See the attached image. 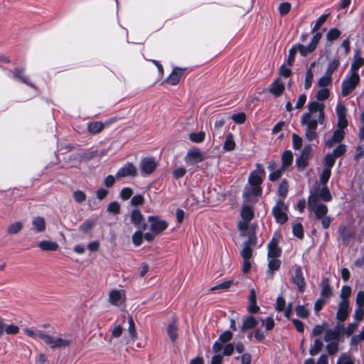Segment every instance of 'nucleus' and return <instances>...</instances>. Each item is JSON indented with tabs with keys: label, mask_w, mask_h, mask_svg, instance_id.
I'll use <instances>...</instances> for the list:
<instances>
[{
	"label": "nucleus",
	"mask_w": 364,
	"mask_h": 364,
	"mask_svg": "<svg viewBox=\"0 0 364 364\" xmlns=\"http://www.w3.org/2000/svg\"><path fill=\"white\" fill-rule=\"evenodd\" d=\"M279 12L281 16L287 14L291 9V4L288 2H283L279 6Z\"/></svg>",
	"instance_id": "bf43d9fd"
},
{
	"label": "nucleus",
	"mask_w": 364,
	"mask_h": 364,
	"mask_svg": "<svg viewBox=\"0 0 364 364\" xmlns=\"http://www.w3.org/2000/svg\"><path fill=\"white\" fill-rule=\"evenodd\" d=\"M321 38V33H316L312 37L311 42L306 46L301 44L294 45L296 52H299L302 56H306L316 48L317 44Z\"/></svg>",
	"instance_id": "39448f33"
},
{
	"label": "nucleus",
	"mask_w": 364,
	"mask_h": 364,
	"mask_svg": "<svg viewBox=\"0 0 364 364\" xmlns=\"http://www.w3.org/2000/svg\"><path fill=\"white\" fill-rule=\"evenodd\" d=\"M177 331H178V326H176V323L173 321L171 323H170L167 327V333L171 340V341H175L177 338Z\"/></svg>",
	"instance_id": "4c0bfd02"
},
{
	"label": "nucleus",
	"mask_w": 364,
	"mask_h": 364,
	"mask_svg": "<svg viewBox=\"0 0 364 364\" xmlns=\"http://www.w3.org/2000/svg\"><path fill=\"white\" fill-rule=\"evenodd\" d=\"M284 90V84L280 80V79H277L274 80L272 84V87L270 88V92L272 93L274 96H279L282 95Z\"/></svg>",
	"instance_id": "bb28decb"
},
{
	"label": "nucleus",
	"mask_w": 364,
	"mask_h": 364,
	"mask_svg": "<svg viewBox=\"0 0 364 364\" xmlns=\"http://www.w3.org/2000/svg\"><path fill=\"white\" fill-rule=\"evenodd\" d=\"M189 139L195 143H200L205 139V132L191 133L189 135Z\"/></svg>",
	"instance_id": "49530a36"
},
{
	"label": "nucleus",
	"mask_w": 364,
	"mask_h": 364,
	"mask_svg": "<svg viewBox=\"0 0 364 364\" xmlns=\"http://www.w3.org/2000/svg\"><path fill=\"white\" fill-rule=\"evenodd\" d=\"M12 75L13 78L19 80L33 88H36L34 85L31 82L28 76L25 75L23 69L16 68L14 71H12Z\"/></svg>",
	"instance_id": "412c9836"
},
{
	"label": "nucleus",
	"mask_w": 364,
	"mask_h": 364,
	"mask_svg": "<svg viewBox=\"0 0 364 364\" xmlns=\"http://www.w3.org/2000/svg\"><path fill=\"white\" fill-rule=\"evenodd\" d=\"M314 193L318 195V199L321 198L325 202H328L331 200V193L326 186H323L319 191H315Z\"/></svg>",
	"instance_id": "72a5a7b5"
},
{
	"label": "nucleus",
	"mask_w": 364,
	"mask_h": 364,
	"mask_svg": "<svg viewBox=\"0 0 364 364\" xmlns=\"http://www.w3.org/2000/svg\"><path fill=\"white\" fill-rule=\"evenodd\" d=\"M231 119L237 124H242L245 121L246 115L243 112H240L232 115Z\"/></svg>",
	"instance_id": "774afa93"
},
{
	"label": "nucleus",
	"mask_w": 364,
	"mask_h": 364,
	"mask_svg": "<svg viewBox=\"0 0 364 364\" xmlns=\"http://www.w3.org/2000/svg\"><path fill=\"white\" fill-rule=\"evenodd\" d=\"M107 211L114 215H117L120 212V205L116 201L112 202L107 207Z\"/></svg>",
	"instance_id": "13d9d810"
},
{
	"label": "nucleus",
	"mask_w": 364,
	"mask_h": 364,
	"mask_svg": "<svg viewBox=\"0 0 364 364\" xmlns=\"http://www.w3.org/2000/svg\"><path fill=\"white\" fill-rule=\"evenodd\" d=\"M322 289L321 293V297L327 299L331 296V288L329 285L328 280L327 279H323L322 280Z\"/></svg>",
	"instance_id": "7c9ffc66"
},
{
	"label": "nucleus",
	"mask_w": 364,
	"mask_h": 364,
	"mask_svg": "<svg viewBox=\"0 0 364 364\" xmlns=\"http://www.w3.org/2000/svg\"><path fill=\"white\" fill-rule=\"evenodd\" d=\"M314 74L311 70H308L306 73L304 88L308 90L311 87L313 82Z\"/></svg>",
	"instance_id": "6e6d98bb"
},
{
	"label": "nucleus",
	"mask_w": 364,
	"mask_h": 364,
	"mask_svg": "<svg viewBox=\"0 0 364 364\" xmlns=\"http://www.w3.org/2000/svg\"><path fill=\"white\" fill-rule=\"evenodd\" d=\"M340 35H341V32L338 29L331 28L328 31V32L326 35V38L328 41H332L337 39L340 36Z\"/></svg>",
	"instance_id": "864d4df0"
},
{
	"label": "nucleus",
	"mask_w": 364,
	"mask_h": 364,
	"mask_svg": "<svg viewBox=\"0 0 364 364\" xmlns=\"http://www.w3.org/2000/svg\"><path fill=\"white\" fill-rule=\"evenodd\" d=\"M281 265V262L277 258H269L268 274H272L274 271L278 270Z\"/></svg>",
	"instance_id": "c9c22d12"
},
{
	"label": "nucleus",
	"mask_w": 364,
	"mask_h": 364,
	"mask_svg": "<svg viewBox=\"0 0 364 364\" xmlns=\"http://www.w3.org/2000/svg\"><path fill=\"white\" fill-rule=\"evenodd\" d=\"M258 321L252 316H248L244 318L242 326L240 328L241 331H245L249 329L254 328L257 326Z\"/></svg>",
	"instance_id": "b1692460"
},
{
	"label": "nucleus",
	"mask_w": 364,
	"mask_h": 364,
	"mask_svg": "<svg viewBox=\"0 0 364 364\" xmlns=\"http://www.w3.org/2000/svg\"><path fill=\"white\" fill-rule=\"evenodd\" d=\"M235 147V143L233 139L232 133H228L226 136L225 141L223 144V149L225 151H232Z\"/></svg>",
	"instance_id": "473e14b6"
},
{
	"label": "nucleus",
	"mask_w": 364,
	"mask_h": 364,
	"mask_svg": "<svg viewBox=\"0 0 364 364\" xmlns=\"http://www.w3.org/2000/svg\"><path fill=\"white\" fill-rule=\"evenodd\" d=\"M340 62L338 59H333L328 63L325 73L331 76L333 72L338 68Z\"/></svg>",
	"instance_id": "37998d69"
},
{
	"label": "nucleus",
	"mask_w": 364,
	"mask_h": 364,
	"mask_svg": "<svg viewBox=\"0 0 364 364\" xmlns=\"http://www.w3.org/2000/svg\"><path fill=\"white\" fill-rule=\"evenodd\" d=\"M128 323H129V336L132 339L134 340L136 337V332L135 330V324L133 318L132 317H129L128 318Z\"/></svg>",
	"instance_id": "09e8293b"
},
{
	"label": "nucleus",
	"mask_w": 364,
	"mask_h": 364,
	"mask_svg": "<svg viewBox=\"0 0 364 364\" xmlns=\"http://www.w3.org/2000/svg\"><path fill=\"white\" fill-rule=\"evenodd\" d=\"M282 168L285 169L287 168L293 161V154L291 151H285L282 156Z\"/></svg>",
	"instance_id": "2f4dec72"
},
{
	"label": "nucleus",
	"mask_w": 364,
	"mask_h": 364,
	"mask_svg": "<svg viewBox=\"0 0 364 364\" xmlns=\"http://www.w3.org/2000/svg\"><path fill=\"white\" fill-rule=\"evenodd\" d=\"M309 116V119L314 120L318 124H322L324 120V105L317 101H313L308 105V112L304 113Z\"/></svg>",
	"instance_id": "f257e3e1"
},
{
	"label": "nucleus",
	"mask_w": 364,
	"mask_h": 364,
	"mask_svg": "<svg viewBox=\"0 0 364 364\" xmlns=\"http://www.w3.org/2000/svg\"><path fill=\"white\" fill-rule=\"evenodd\" d=\"M232 338V333L226 331L221 333L218 338V340L215 342L213 346V351L215 353H220L223 349V345L230 341Z\"/></svg>",
	"instance_id": "dca6fc26"
},
{
	"label": "nucleus",
	"mask_w": 364,
	"mask_h": 364,
	"mask_svg": "<svg viewBox=\"0 0 364 364\" xmlns=\"http://www.w3.org/2000/svg\"><path fill=\"white\" fill-rule=\"evenodd\" d=\"M346 127H338L333 132L332 136L326 141V145L331 148L335 143L340 142L344 137V129Z\"/></svg>",
	"instance_id": "aec40b11"
},
{
	"label": "nucleus",
	"mask_w": 364,
	"mask_h": 364,
	"mask_svg": "<svg viewBox=\"0 0 364 364\" xmlns=\"http://www.w3.org/2000/svg\"><path fill=\"white\" fill-rule=\"evenodd\" d=\"M241 216L243 218V220L250 221L253 217V210L249 206H245L243 207L242 211H241Z\"/></svg>",
	"instance_id": "c03bdc74"
},
{
	"label": "nucleus",
	"mask_w": 364,
	"mask_h": 364,
	"mask_svg": "<svg viewBox=\"0 0 364 364\" xmlns=\"http://www.w3.org/2000/svg\"><path fill=\"white\" fill-rule=\"evenodd\" d=\"M301 124L306 126L305 135L309 141H313L316 138V130L317 129L316 122L314 120L309 119V116L303 114L301 118Z\"/></svg>",
	"instance_id": "423d86ee"
},
{
	"label": "nucleus",
	"mask_w": 364,
	"mask_h": 364,
	"mask_svg": "<svg viewBox=\"0 0 364 364\" xmlns=\"http://www.w3.org/2000/svg\"><path fill=\"white\" fill-rule=\"evenodd\" d=\"M331 76L325 73L324 75H323L318 79L317 85L321 87L326 88L327 86L331 84Z\"/></svg>",
	"instance_id": "a19ab883"
},
{
	"label": "nucleus",
	"mask_w": 364,
	"mask_h": 364,
	"mask_svg": "<svg viewBox=\"0 0 364 364\" xmlns=\"http://www.w3.org/2000/svg\"><path fill=\"white\" fill-rule=\"evenodd\" d=\"M104 129V124L100 122H93L89 124L88 130L90 133L97 134Z\"/></svg>",
	"instance_id": "ea45409f"
},
{
	"label": "nucleus",
	"mask_w": 364,
	"mask_h": 364,
	"mask_svg": "<svg viewBox=\"0 0 364 364\" xmlns=\"http://www.w3.org/2000/svg\"><path fill=\"white\" fill-rule=\"evenodd\" d=\"M309 208L314 212L317 219H321L325 216L328 212V208L326 205L319 203L318 201V195L311 193L308 198Z\"/></svg>",
	"instance_id": "7ed1b4c3"
},
{
	"label": "nucleus",
	"mask_w": 364,
	"mask_h": 364,
	"mask_svg": "<svg viewBox=\"0 0 364 364\" xmlns=\"http://www.w3.org/2000/svg\"><path fill=\"white\" fill-rule=\"evenodd\" d=\"M23 228V223L21 222H16L11 224L8 228L7 232L9 234H16L18 232Z\"/></svg>",
	"instance_id": "a18cd8bd"
},
{
	"label": "nucleus",
	"mask_w": 364,
	"mask_h": 364,
	"mask_svg": "<svg viewBox=\"0 0 364 364\" xmlns=\"http://www.w3.org/2000/svg\"><path fill=\"white\" fill-rule=\"evenodd\" d=\"M225 120L224 119H220L217 120L215 122L214 129L213 131V136H218L219 137L222 136V128L225 125Z\"/></svg>",
	"instance_id": "58836bf2"
},
{
	"label": "nucleus",
	"mask_w": 364,
	"mask_h": 364,
	"mask_svg": "<svg viewBox=\"0 0 364 364\" xmlns=\"http://www.w3.org/2000/svg\"><path fill=\"white\" fill-rule=\"evenodd\" d=\"M261 321L267 331H270L274 327V321L272 317H267L264 319H261Z\"/></svg>",
	"instance_id": "e2e57ef3"
},
{
	"label": "nucleus",
	"mask_w": 364,
	"mask_h": 364,
	"mask_svg": "<svg viewBox=\"0 0 364 364\" xmlns=\"http://www.w3.org/2000/svg\"><path fill=\"white\" fill-rule=\"evenodd\" d=\"M94 225L95 221L88 220L82 223L79 229L81 232H87L92 228Z\"/></svg>",
	"instance_id": "5fc2aeb1"
},
{
	"label": "nucleus",
	"mask_w": 364,
	"mask_h": 364,
	"mask_svg": "<svg viewBox=\"0 0 364 364\" xmlns=\"http://www.w3.org/2000/svg\"><path fill=\"white\" fill-rule=\"evenodd\" d=\"M351 294V288L348 286H343L341 289V301H348V298L350 296Z\"/></svg>",
	"instance_id": "052dcab7"
},
{
	"label": "nucleus",
	"mask_w": 364,
	"mask_h": 364,
	"mask_svg": "<svg viewBox=\"0 0 364 364\" xmlns=\"http://www.w3.org/2000/svg\"><path fill=\"white\" fill-rule=\"evenodd\" d=\"M322 347V341L318 338L315 339L313 346L311 347L309 350L310 355L312 356L317 355L321 350Z\"/></svg>",
	"instance_id": "e433bc0d"
},
{
	"label": "nucleus",
	"mask_w": 364,
	"mask_h": 364,
	"mask_svg": "<svg viewBox=\"0 0 364 364\" xmlns=\"http://www.w3.org/2000/svg\"><path fill=\"white\" fill-rule=\"evenodd\" d=\"M137 173L136 167L132 163H127L118 170L116 178H121L127 176L135 177Z\"/></svg>",
	"instance_id": "2eb2a0df"
},
{
	"label": "nucleus",
	"mask_w": 364,
	"mask_h": 364,
	"mask_svg": "<svg viewBox=\"0 0 364 364\" xmlns=\"http://www.w3.org/2000/svg\"><path fill=\"white\" fill-rule=\"evenodd\" d=\"M359 81L358 73H348L341 83V95L346 97L350 94L355 89Z\"/></svg>",
	"instance_id": "f03ea898"
},
{
	"label": "nucleus",
	"mask_w": 364,
	"mask_h": 364,
	"mask_svg": "<svg viewBox=\"0 0 364 364\" xmlns=\"http://www.w3.org/2000/svg\"><path fill=\"white\" fill-rule=\"evenodd\" d=\"M293 233L294 235L299 237V238H302L303 236H304V232H303V228H302V225L301 223H296L295 224L294 226H293Z\"/></svg>",
	"instance_id": "69168bd1"
},
{
	"label": "nucleus",
	"mask_w": 364,
	"mask_h": 364,
	"mask_svg": "<svg viewBox=\"0 0 364 364\" xmlns=\"http://www.w3.org/2000/svg\"><path fill=\"white\" fill-rule=\"evenodd\" d=\"M31 230L35 232H43L46 230V223L43 217L36 216L32 219Z\"/></svg>",
	"instance_id": "4be33fe9"
},
{
	"label": "nucleus",
	"mask_w": 364,
	"mask_h": 364,
	"mask_svg": "<svg viewBox=\"0 0 364 364\" xmlns=\"http://www.w3.org/2000/svg\"><path fill=\"white\" fill-rule=\"evenodd\" d=\"M336 364H355L351 356L347 353H343L338 358Z\"/></svg>",
	"instance_id": "79ce46f5"
},
{
	"label": "nucleus",
	"mask_w": 364,
	"mask_h": 364,
	"mask_svg": "<svg viewBox=\"0 0 364 364\" xmlns=\"http://www.w3.org/2000/svg\"><path fill=\"white\" fill-rule=\"evenodd\" d=\"M183 73H184L183 69L179 68H175L173 70L172 73L169 75V76L167 79V82L172 85H177L179 82Z\"/></svg>",
	"instance_id": "5701e85b"
},
{
	"label": "nucleus",
	"mask_w": 364,
	"mask_h": 364,
	"mask_svg": "<svg viewBox=\"0 0 364 364\" xmlns=\"http://www.w3.org/2000/svg\"><path fill=\"white\" fill-rule=\"evenodd\" d=\"M151 230L154 235H157L164 231L168 226L165 220H159L156 218L150 217Z\"/></svg>",
	"instance_id": "a211bd4d"
},
{
	"label": "nucleus",
	"mask_w": 364,
	"mask_h": 364,
	"mask_svg": "<svg viewBox=\"0 0 364 364\" xmlns=\"http://www.w3.org/2000/svg\"><path fill=\"white\" fill-rule=\"evenodd\" d=\"M231 284H232V281L231 280L226 281L225 282L220 283V284H219L218 285H215V286L213 287L210 289V291H217V290L223 291V290H225V289H228L230 287Z\"/></svg>",
	"instance_id": "4d7b16f0"
},
{
	"label": "nucleus",
	"mask_w": 364,
	"mask_h": 364,
	"mask_svg": "<svg viewBox=\"0 0 364 364\" xmlns=\"http://www.w3.org/2000/svg\"><path fill=\"white\" fill-rule=\"evenodd\" d=\"M265 176V171L262 164H257L256 169L252 171L248 178L249 185L260 186L263 178Z\"/></svg>",
	"instance_id": "6e6552de"
},
{
	"label": "nucleus",
	"mask_w": 364,
	"mask_h": 364,
	"mask_svg": "<svg viewBox=\"0 0 364 364\" xmlns=\"http://www.w3.org/2000/svg\"><path fill=\"white\" fill-rule=\"evenodd\" d=\"M363 64H364V58L361 56H358V55H355L348 73H358V69L361 66H363Z\"/></svg>",
	"instance_id": "c85d7f7f"
},
{
	"label": "nucleus",
	"mask_w": 364,
	"mask_h": 364,
	"mask_svg": "<svg viewBox=\"0 0 364 364\" xmlns=\"http://www.w3.org/2000/svg\"><path fill=\"white\" fill-rule=\"evenodd\" d=\"M326 350L329 355H333L338 350V341L329 342L326 345Z\"/></svg>",
	"instance_id": "de8ad7c7"
},
{
	"label": "nucleus",
	"mask_w": 364,
	"mask_h": 364,
	"mask_svg": "<svg viewBox=\"0 0 364 364\" xmlns=\"http://www.w3.org/2000/svg\"><path fill=\"white\" fill-rule=\"evenodd\" d=\"M132 242L135 246H139L143 242V233L141 230L136 231L132 236Z\"/></svg>",
	"instance_id": "3c124183"
},
{
	"label": "nucleus",
	"mask_w": 364,
	"mask_h": 364,
	"mask_svg": "<svg viewBox=\"0 0 364 364\" xmlns=\"http://www.w3.org/2000/svg\"><path fill=\"white\" fill-rule=\"evenodd\" d=\"M287 208L283 201L278 200L277 202L272 209V213L278 223L283 224L287 220Z\"/></svg>",
	"instance_id": "1a4fd4ad"
},
{
	"label": "nucleus",
	"mask_w": 364,
	"mask_h": 364,
	"mask_svg": "<svg viewBox=\"0 0 364 364\" xmlns=\"http://www.w3.org/2000/svg\"><path fill=\"white\" fill-rule=\"evenodd\" d=\"M281 255V250L274 240H272L268 245V257L277 258Z\"/></svg>",
	"instance_id": "a878e982"
},
{
	"label": "nucleus",
	"mask_w": 364,
	"mask_h": 364,
	"mask_svg": "<svg viewBox=\"0 0 364 364\" xmlns=\"http://www.w3.org/2000/svg\"><path fill=\"white\" fill-rule=\"evenodd\" d=\"M130 217L132 223L136 226H139L144 220V217L141 213L137 209L133 210L132 211Z\"/></svg>",
	"instance_id": "c756f323"
},
{
	"label": "nucleus",
	"mask_w": 364,
	"mask_h": 364,
	"mask_svg": "<svg viewBox=\"0 0 364 364\" xmlns=\"http://www.w3.org/2000/svg\"><path fill=\"white\" fill-rule=\"evenodd\" d=\"M330 95L328 89L322 87L316 93V98L318 100L323 101L326 100Z\"/></svg>",
	"instance_id": "8fccbe9b"
},
{
	"label": "nucleus",
	"mask_w": 364,
	"mask_h": 364,
	"mask_svg": "<svg viewBox=\"0 0 364 364\" xmlns=\"http://www.w3.org/2000/svg\"><path fill=\"white\" fill-rule=\"evenodd\" d=\"M73 198L77 203H82L86 199V195L81 191H75L73 192Z\"/></svg>",
	"instance_id": "338daca9"
},
{
	"label": "nucleus",
	"mask_w": 364,
	"mask_h": 364,
	"mask_svg": "<svg viewBox=\"0 0 364 364\" xmlns=\"http://www.w3.org/2000/svg\"><path fill=\"white\" fill-rule=\"evenodd\" d=\"M331 176V169L324 168L320 176V181L322 184L325 185Z\"/></svg>",
	"instance_id": "0e129e2a"
},
{
	"label": "nucleus",
	"mask_w": 364,
	"mask_h": 364,
	"mask_svg": "<svg viewBox=\"0 0 364 364\" xmlns=\"http://www.w3.org/2000/svg\"><path fill=\"white\" fill-rule=\"evenodd\" d=\"M240 255L243 259L242 271L247 273L252 266L250 259L252 256V250L248 244H243Z\"/></svg>",
	"instance_id": "ddd939ff"
},
{
	"label": "nucleus",
	"mask_w": 364,
	"mask_h": 364,
	"mask_svg": "<svg viewBox=\"0 0 364 364\" xmlns=\"http://www.w3.org/2000/svg\"><path fill=\"white\" fill-rule=\"evenodd\" d=\"M23 331L28 336L31 337L35 339L41 338L44 342L46 341L45 337H47V335H48L43 331H40L38 329H33V328H26L23 329Z\"/></svg>",
	"instance_id": "393cba45"
},
{
	"label": "nucleus",
	"mask_w": 364,
	"mask_h": 364,
	"mask_svg": "<svg viewBox=\"0 0 364 364\" xmlns=\"http://www.w3.org/2000/svg\"><path fill=\"white\" fill-rule=\"evenodd\" d=\"M336 159V158L332 154H327L324 159V164L326 166V168L331 169L335 163Z\"/></svg>",
	"instance_id": "680f3d73"
},
{
	"label": "nucleus",
	"mask_w": 364,
	"mask_h": 364,
	"mask_svg": "<svg viewBox=\"0 0 364 364\" xmlns=\"http://www.w3.org/2000/svg\"><path fill=\"white\" fill-rule=\"evenodd\" d=\"M338 331L328 328L326 330L324 341L326 342L336 341L338 340Z\"/></svg>",
	"instance_id": "f704fd0d"
},
{
	"label": "nucleus",
	"mask_w": 364,
	"mask_h": 364,
	"mask_svg": "<svg viewBox=\"0 0 364 364\" xmlns=\"http://www.w3.org/2000/svg\"><path fill=\"white\" fill-rule=\"evenodd\" d=\"M141 173L143 176L151 174L157 167V162L153 158L146 157L140 162Z\"/></svg>",
	"instance_id": "9d476101"
},
{
	"label": "nucleus",
	"mask_w": 364,
	"mask_h": 364,
	"mask_svg": "<svg viewBox=\"0 0 364 364\" xmlns=\"http://www.w3.org/2000/svg\"><path fill=\"white\" fill-rule=\"evenodd\" d=\"M45 343L51 348H65L69 347L72 340L67 336H53L47 335Z\"/></svg>",
	"instance_id": "20e7f679"
},
{
	"label": "nucleus",
	"mask_w": 364,
	"mask_h": 364,
	"mask_svg": "<svg viewBox=\"0 0 364 364\" xmlns=\"http://www.w3.org/2000/svg\"><path fill=\"white\" fill-rule=\"evenodd\" d=\"M328 16V14H324L321 16L316 21V23L312 28V32L317 31L320 28V27L326 21Z\"/></svg>",
	"instance_id": "603ef678"
},
{
	"label": "nucleus",
	"mask_w": 364,
	"mask_h": 364,
	"mask_svg": "<svg viewBox=\"0 0 364 364\" xmlns=\"http://www.w3.org/2000/svg\"><path fill=\"white\" fill-rule=\"evenodd\" d=\"M205 157V154L199 149L193 148L187 152L184 159L187 164L193 165L203 161Z\"/></svg>",
	"instance_id": "f8f14e48"
},
{
	"label": "nucleus",
	"mask_w": 364,
	"mask_h": 364,
	"mask_svg": "<svg viewBox=\"0 0 364 364\" xmlns=\"http://www.w3.org/2000/svg\"><path fill=\"white\" fill-rule=\"evenodd\" d=\"M38 246L43 251H55L58 248V245L55 242L50 240H42L38 243Z\"/></svg>",
	"instance_id": "cd10ccee"
},
{
	"label": "nucleus",
	"mask_w": 364,
	"mask_h": 364,
	"mask_svg": "<svg viewBox=\"0 0 364 364\" xmlns=\"http://www.w3.org/2000/svg\"><path fill=\"white\" fill-rule=\"evenodd\" d=\"M126 299L125 292L122 289H113L109 294V302L115 306L121 307Z\"/></svg>",
	"instance_id": "9b49d317"
},
{
	"label": "nucleus",
	"mask_w": 364,
	"mask_h": 364,
	"mask_svg": "<svg viewBox=\"0 0 364 364\" xmlns=\"http://www.w3.org/2000/svg\"><path fill=\"white\" fill-rule=\"evenodd\" d=\"M294 272L291 275V282L296 286L298 290L303 292L306 287V283L301 271V268L298 265H294L293 267Z\"/></svg>",
	"instance_id": "0eeeda50"
},
{
	"label": "nucleus",
	"mask_w": 364,
	"mask_h": 364,
	"mask_svg": "<svg viewBox=\"0 0 364 364\" xmlns=\"http://www.w3.org/2000/svg\"><path fill=\"white\" fill-rule=\"evenodd\" d=\"M262 193V188L259 186L249 185V187H246L243 193V197L247 201L255 202L256 200H253L252 197H257Z\"/></svg>",
	"instance_id": "f3484780"
},
{
	"label": "nucleus",
	"mask_w": 364,
	"mask_h": 364,
	"mask_svg": "<svg viewBox=\"0 0 364 364\" xmlns=\"http://www.w3.org/2000/svg\"><path fill=\"white\" fill-rule=\"evenodd\" d=\"M347 108L342 102H338L336 107V114L338 118V127H347L348 120L346 119Z\"/></svg>",
	"instance_id": "4468645a"
},
{
	"label": "nucleus",
	"mask_w": 364,
	"mask_h": 364,
	"mask_svg": "<svg viewBox=\"0 0 364 364\" xmlns=\"http://www.w3.org/2000/svg\"><path fill=\"white\" fill-rule=\"evenodd\" d=\"M349 312V301L345 300L341 301L336 314V318L340 321H344L347 319Z\"/></svg>",
	"instance_id": "6ab92c4d"
}]
</instances>
